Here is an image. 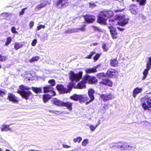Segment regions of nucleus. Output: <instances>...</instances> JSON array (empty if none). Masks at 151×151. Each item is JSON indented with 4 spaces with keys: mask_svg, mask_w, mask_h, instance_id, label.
Returning <instances> with one entry per match:
<instances>
[{
    "mask_svg": "<svg viewBox=\"0 0 151 151\" xmlns=\"http://www.w3.org/2000/svg\"><path fill=\"white\" fill-rule=\"evenodd\" d=\"M73 85L72 83H69L68 86V89L64 87L62 85H58L56 86L57 89L61 93H70L71 90Z\"/></svg>",
    "mask_w": 151,
    "mask_h": 151,
    "instance_id": "7ed1b4c3",
    "label": "nucleus"
},
{
    "mask_svg": "<svg viewBox=\"0 0 151 151\" xmlns=\"http://www.w3.org/2000/svg\"><path fill=\"white\" fill-rule=\"evenodd\" d=\"M55 95V93L54 91H52V94L51 95L48 94L44 95L43 96V100L44 102H46L49 99H51L52 96H54Z\"/></svg>",
    "mask_w": 151,
    "mask_h": 151,
    "instance_id": "6ab92c4d",
    "label": "nucleus"
},
{
    "mask_svg": "<svg viewBox=\"0 0 151 151\" xmlns=\"http://www.w3.org/2000/svg\"><path fill=\"white\" fill-rule=\"evenodd\" d=\"M142 89L141 88H139L137 87L135 88L133 92V96L134 98H135L136 95L141 93L142 91Z\"/></svg>",
    "mask_w": 151,
    "mask_h": 151,
    "instance_id": "4be33fe9",
    "label": "nucleus"
},
{
    "mask_svg": "<svg viewBox=\"0 0 151 151\" xmlns=\"http://www.w3.org/2000/svg\"><path fill=\"white\" fill-rule=\"evenodd\" d=\"M82 139L81 137H78L76 138H74L73 139V141L75 142H78L80 143Z\"/></svg>",
    "mask_w": 151,
    "mask_h": 151,
    "instance_id": "4c0bfd02",
    "label": "nucleus"
},
{
    "mask_svg": "<svg viewBox=\"0 0 151 151\" xmlns=\"http://www.w3.org/2000/svg\"><path fill=\"white\" fill-rule=\"evenodd\" d=\"M116 21V20H113L111 19H110L109 20V24L110 26H108V28L110 30V31L111 35L116 32L115 29L112 26L113 25L115 24L114 23L115 22V21Z\"/></svg>",
    "mask_w": 151,
    "mask_h": 151,
    "instance_id": "1a4fd4ad",
    "label": "nucleus"
},
{
    "mask_svg": "<svg viewBox=\"0 0 151 151\" xmlns=\"http://www.w3.org/2000/svg\"><path fill=\"white\" fill-rule=\"evenodd\" d=\"M137 2L140 6H144L146 4V0H136Z\"/></svg>",
    "mask_w": 151,
    "mask_h": 151,
    "instance_id": "473e14b6",
    "label": "nucleus"
},
{
    "mask_svg": "<svg viewBox=\"0 0 151 151\" xmlns=\"http://www.w3.org/2000/svg\"><path fill=\"white\" fill-rule=\"evenodd\" d=\"M82 72H80L78 74H75L73 71H71L69 73L70 79L72 81H78L81 78Z\"/></svg>",
    "mask_w": 151,
    "mask_h": 151,
    "instance_id": "39448f33",
    "label": "nucleus"
},
{
    "mask_svg": "<svg viewBox=\"0 0 151 151\" xmlns=\"http://www.w3.org/2000/svg\"><path fill=\"white\" fill-rule=\"evenodd\" d=\"M93 28L95 30H97L98 29V28L97 27H95L94 26L93 27Z\"/></svg>",
    "mask_w": 151,
    "mask_h": 151,
    "instance_id": "e2e57ef3",
    "label": "nucleus"
},
{
    "mask_svg": "<svg viewBox=\"0 0 151 151\" xmlns=\"http://www.w3.org/2000/svg\"><path fill=\"white\" fill-rule=\"evenodd\" d=\"M48 83L51 84V85L50 86H51V87L52 86H54L55 85V83L54 79H51L49 80L48 81Z\"/></svg>",
    "mask_w": 151,
    "mask_h": 151,
    "instance_id": "ea45409f",
    "label": "nucleus"
},
{
    "mask_svg": "<svg viewBox=\"0 0 151 151\" xmlns=\"http://www.w3.org/2000/svg\"><path fill=\"white\" fill-rule=\"evenodd\" d=\"M83 97V95H82L74 94L73 96H70V98L76 101L78 100L82 99Z\"/></svg>",
    "mask_w": 151,
    "mask_h": 151,
    "instance_id": "393cba45",
    "label": "nucleus"
},
{
    "mask_svg": "<svg viewBox=\"0 0 151 151\" xmlns=\"http://www.w3.org/2000/svg\"><path fill=\"white\" fill-rule=\"evenodd\" d=\"M27 9V7L24 8L23 9L21 12H19V15H22L24 14V11L26 10Z\"/></svg>",
    "mask_w": 151,
    "mask_h": 151,
    "instance_id": "de8ad7c7",
    "label": "nucleus"
},
{
    "mask_svg": "<svg viewBox=\"0 0 151 151\" xmlns=\"http://www.w3.org/2000/svg\"><path fill=\"white\" fill-rule=\"evenodd\" d=\"M117 19L119 20L117 22L118 24L121 25L123 26L127 24L129 21V19L128 18H125L124 16H118Z\"/></svg>",
    "mask_w": 151,
    "mask_h": 151,
    "instance_id": "0eeeda50",
    "label": "nucleus"
},
{
    "mask_svg": "<svg viewBox=\"0 0 151 151\" xmlns=\"http://www.w3.org/2000/svg\"><path fill=\"white\" fill-rule=\"evenodd\" d=\"M52 103L58 106H62L63 101L58 100L56 99H54L52 100Z\"/></svg>",
    "mask_w": 151,
    "mask_h": 151,
    "instance_id": "aec40b11",
    "label": "nucleus"
},
{
    "mask_svg": "<svg viewBox=\"0 0 151 151\" xmlns=\"http://www.w3.org/2000/svg\"><path fill=\"white\" fill-rule=\"evenodd\" d=\"M0 151H2V150L1 148H0Z\"/></svg>",
    "mask_w": 151,
    "mask_h": 151,
    "instance_id": "338daca9",
    "label": "nucleus"
},
{
    "mask_svg": "<svg viewBox=\"0 0 151 151\" xmlns=\"http://www.w3.org/2000/svg\"><path fill=\"white\" fill-rule=\"evenodd\" d=\"M68 0H59L57 1L56 7L58 9L62 7L65 8L68 5L69 3L68 1Z\"/></svg>",
    "mask_w": 151,
    "mask_h": 151,
    "instance_id": "6e6552de",
    "label": "nucleus"
},
{
    "mask_svg": "<svg viewBox=\"0 0 151 151\" xmlns=\"http://www.w3.org/2000/svg\"><path fill=\"white\" fill-rule=\"evenodd\" d=\"M34 22L33 21H31L29 23V28L30 29L32 28L34 26Z\"/></svg>",
    "mask_w": 151,
    "mask_h": 151,
    "instance_id": "5fc2aeb1",
    "label": "nucleus"
},
{
    "mask_svg": "<svg viewBox=\"0 0 151 151\" xmlns=\"http://www.w3.org/2000/svg\"><path fill=\"white\" fill-rule=\"evenodd\" d=\"M102 48L103 50L105 51H107L108 48L106 47V45L105 44H104L102 46Z\"/></svg>",
    "mask_w": 151,
    "mask_h": 151,
    "instance_id": "864d4df0",
    "label": "nucleus"
},
{
    "mask_svg": "<svg viewBox=\"0 0 151 151\" xmlns=\"http://www.w3.org/2000/svg\"><path fill=\"white\" fill-rule=\"evenodd\" d=\"M110 63L111 66L115 67L117 66L118 62L115 59H111L110 60Z\"/></svg>",
    "mask_w": 151,
    "mask_h": 151,
    "instance_id": "c85d7f7f",
    "label": "nucleus"
},
{
    "mask_svg": "<svg viewBox=\"0 0 151 151\" xmlns=\"http://www.w3.org/2000/svg\"><path fill=\"white\" fill-rule=\"evenodd\" d=\"M95 54V52H90V54L89 55H88L86 57V58L88 59H91V57Z\"/></svg>",
    "mask_w": 151,
    "mask_h": 151,
    "instance_id": "37998d69",
    "label": "nucleus"
},
{
    "mask_svg": "<svg viewBox=\"0 0 151 151\" xmlns=\"http://www.w3.org/2000/svg\"><path fill=\"white\" fill-rule=\"evenodd\" d=\"M96 69V67H94L91 68H88L85 70V71L87 73H95L97 72Z\"/></svg>",
    "mask_w": 151,
    "mask_h": 151,
    "instance_id": "7c9ffc66",
    "label": "nucleus"
},
{
    "mask_svg": "<svg viewBox=\"0 0 151 151\" xmlns=\"http://www.w3.org/2000/svg\"><path fill=\"white\" fill-rule=\"evenodd\" d=\"M32 89L36 93H40L42 92V89L41 88L32 87Z\"/></svg>",
    "mask_w": 151,
    "mask_h": 151,
    "instance_id": "2f4dec72",
    "label": "nucleus"
},
{
    "mask_svg": "<svg viewBox=\"0 0 151 151\" xmlns=\"http://www.w3.org/2000/svg\"><path fill=\"white\" fill-rule=\"evenodd\" d=\"M7 59V58L6 56H3L0 54V61L2 62L3 61H5Z\"/></svg>",
    "mask_w": 151,
    "mask_h": 151,
    "instance_id": "58836bf2",
    "label": "nucleus"
},
{
    "mask_svg": "<svg viewBox=\"0 0 151 151\" xmlns=\"http://www.w3.org/2000/svg\"><path fill=\"white\" fill-rule=\"evenodd\" d=\"M8 97L10 101L14 102H17L18 101L15 96L12 93H9Z\"/></svg>",
    "mask_w": 151,
    "mask_h": 151,
    "instance_id": "bb28decb",
    "label": "nucleus"
},
{
    "mask_svg": "<svg viewBox=\"0 0 151 151\" xmlns=\"http://www.w3.org/2000/svg\"><path fill=\"white\" fill-rule=\"evenodd\" d=\"M94 4H95L94 3H93V5H94Z\"/></svg>",
    "mask_w": 151,
    "mask_h": 151,
    "instance_id": "774afa93",
    "label": "nucleus"
},
{
    "mask_svg": "<svg viewBox=\"0 0 151 151\" xmlns=\"http://www.w3.org/2000/svg\"><path fill=\"white\" fill-rule=\"evenodd\" d=\"M100 55L96 54L94 58V60L95 61H96L99 58Z\"/></svg>",
    "mask_w": 151,
    "mask_h": 151,
    "instance_id": "c03bdc74",
    "label": "nucleus"
},
{
    "mask_svg": "<svg viewBox=\"0 0 151 151\" xmlns=\"http://www.w3.org/2000/svg\"><path fill=\"white\" fill-rule=\"evenodd\" d=\"M139 16L142 17L143 19H145L146 18L142 14H140Z\"/></svg>",
    "mask_w": 151,
    "mask_h": 151,
    "instance_id": "4d7b16f0",
    "label": "nucleus"
},
{
    "mask_svg": "<svg viewBox=\"0 0 151 151\" xmlns=\"http://www.w3.org/2000/svg\"><path fill=\"white\" fill-rule=\"evenodd\" d=\"M124 10V9H117V10H115L114 12L116 13L120 12L123 11Z\"/></svg>",
    "mask_w": 151,
    "mask_h": 151,
    "instance_id": "6e6d98bb",
    "label": "nucleus"
},
{
    "mask_svg": "<svg viewBox=\"0 0 151 151\" xmlns=\"http://www.w3.org/2000/svg\"><path fill=\"white\" fill-rule=\"evenodd\" d=\"M1 130L2 131L7 132L12 131V129L9 127V125L4 124L1 127Z\"/></svg>",
    "mask_w": 151,
    "mask_h": 151,
    "instance_id": "412c9836",
    "label": "nucleus"
},
{
    "mask_svg": "<svg viewBox=\"0 0 151 151\" xmlns=\"http://www.w3.org/2000/svg\"><path fill=\"white\" fill-rule=\"evenodd\" d=\"M12 39L10 37H8L7 38L6 42L5 43L6 45H8L11 42Z\"/></svg>",
    "mask_w": 151,
    "mask_h": 151,
    "instance_id": "a19ab883",
    "label": "nucleus"
},
{
    "mask_svg": "<svg viewBox=\"0 0 151 151\" xmlns=\"http://www.w3.org/2000/svg\"><path fill=\"white\" fill-rule=\"evenodd\" d=\"M100 124V120H99V124H96L95 126L93 125L92 124H87L86 125L88 126L90 129V130L92 131H94L96 127L98 126Z\"/></svg>",
    "mask_w": 151,
    "mask_h": 151,
    "instance_id": "c756f323",
    "label": "nucleus"
},
{
    "mask_svg": "<svg viewBox=\"0 0 151 151\" xmlns=\"http://www.w3.org/2000/svg\"><path fill=\"white\" fill-rule=\"evenodd\" d=\"M107 18L104 17L103 16L101 15V12L100 13L98 17L97 21L101 24L104 25L106 24V20Z\"/></svg>",
    "mask_w": 151,
    "mask_h": 151,
    "instance_id": "4468645a",
    "label": "nucleus"
},
{
    "mask_svg": "<svg viewBox=\"0 0 151 151\" xmlns=\"http://www.w3.org/2000/svg\"><path fill=\"white\" fill-rule=\"evenodd\" d=\"M93 45L95 46V45H96L98 44V43H93Z\"/></svg>",
    "mask_w": 151,
    "mask_h": 151,
    "instance_id": "0e129e2a",
    "label": "nucleus"
},
{
    "mask_svg": "<svg viewBox=\"0 0 151 151\" xmlns=\"http://www.w3.org/2000/svg\"><path fill=\"white\" fill-rule=\"evenodd\" d=\"M87 82L86 81L85 77L83 81L78 83L77 86L78 88L82 89L85 88L86 86L85 84Z\"/></svg>",
    "mask_w": 151,
    "mask_h": 151,
    "instance_id": "b1692460",
    "label": "nucleus"
},
{
    "mask_svg": "<svg viewBox=\"0 0 151 151\" xmlns=\"http://www.w3.org/2000/svg\"><path fill=\"white\" fill-rule=\"evenodd\" d=\"M101 97L103 100L104 101H106L113 98L114 96L111 94L108 95L102 94L101 95Z\"/></svg>",
    "mask_w": 151,
    "mask_h": 151,
    "instance_id": "f3484780",
    "label": "nucleus"
},
{
    "mask_svg": "<svg viewBox=\"0 0 151 151\" xmlns=\"http://www.w3.org/2000/svg\"><path fill=\"white\" fill-rule=\"evenodd\" d=\"M83 17L86 21L88 23H91L93 22L96 19L95 17L89 15L83 16Z\"/></svg>",
    "mask_w": 151,
    "mask_h": 151,
    "instance_id": "9d476101",
    "label": "nucleus"
},
{
    "mask_svg": "<svg viewBox=\"0 0 151 151\" xmlns=\"http://www.w3.org/2000/svg\"><path fill=\"white\" fill-rule=\"evenodd\" d=\"M39 57L38 56L33 57L29 60V62L30 63H32L35 61H37L39 59Z\"/></svg>",
    "mask_w": 151,
    "mask_h": 151,
    "instance_id": "f704fd0d",
    "label": "nucleus"
},
{
    "mask_svg": "<svg viewBox=\"0 0 151 151\" xmlns=\"http://www.w3.org/2000/svg\"><path fill=\"white\" fill-rule=\"evenodd\" d=\"M118 72L112 69H109L106 73L107 76L110 77H114L118 74Z\"/></svg>",
    "mask_w": 151,
    "mask_h": 151,
    "instance_id": "ddd939ff",
    "label": "nucleus"
},
{
    "mask_svg": "<svg viewBox=\"0 0 151 151\" xmlns=\"http://www.w3.org/2000/svg\"><path fill=\"white\" fill-rule=\"evenodd\" d=\"M119 143H112L111 144H110V147H113L114 146H115L116 145H118Z\"/></svg>",
    "mask_w": 151,
    "mask_h": 151,
    "instance_id": "09e8293b",
    "label": "nucleus"
},
{
    "mask_svg": "<svg viewBox=\"0 0 151 151\" xmlns=\"http://www.w3.org/2000/svg\"><path fill=\"white\" fill-rule=\"evenodd\" d=\"M98 78L102 79V81L99 82L101 84L107 85L109 86H111L112 85V81L108 79H103L106 76V75L104 73H101L98 74L97 75Z\"/></svg>",
    "mask_w": 151,
    "mask_h": 151,
    "instance_id": "20e7f679",
    "label": "nucleus"
},
{
    "mask_svg": "<svg viewBox=\"0 0 151 151\" xmlns=\"http://www.w3.org/2000/svg\"><path fill=\"white\" fill-rule=\"evenodd\" d=\"M22 45L19 43L16 42L14 44V48L17 50L22 47Z\"/></svg>",
    "mask_w": 151,
    "mask_h": 151,
    "instance_id": "c9c22d12",
    "label": "nucleus"
},
{
    "mask_svg": "<svg viewBox=\"0 0 151 151\" xmlns=\"http://www.w3.org/2000/svg\"><path fill=\"white\" fill-rule=\"evenodd\" d=\"M117 143H119V144L118 145H116V147L118 148H122L123 146L121 142H117Z\"/></svg>",
    "mask_w": 151,
    "mask_h": 151,
    "instance_id": "49530a36",
    "label": "nucleus"
},
{
    "mask_svg": "<svg viewBox=\"0 0 151 151\" xmlns=\"http://www.w3.org/2000/svg\"><path fill=\"white\" fill-rule=\"evenodd\" d=\"M117 29L120 31H123L124 30V28H121L119 27H117Z\"/></svg>",
    "mask_w": 151,
    "mask_h": 151,
    "instance_id": "bf43d9fd",
    "label": "nucleus"
},
{
    "mask_svg": "<svg viewBox=\"0 0 151 151\" xmlns=\"http://www.w3.org/2000/svg\"><path fill=\"white\" fill-rule=\"evenodd\" d=\"M37 42V40L36 39L34 40L32 42L31 45L32 46H35Z\"/></svg>",
    "mask_w": 151,
    "mask_h": 151,
    "instance_id": "3c124183",
    "label": "nucleus"
},
{
    "mask_svg": "<svg viewBox=\"0 0 151 151\" xmlns=\"http://www.w3.org/2000/svg\"><path fill=\"white\" fill-rule=\"evenodd\" d=\"M49 111L50 112H52L53 113V111H52V110H49Z\"/></svg>",
    "mask_w": 151,
    "mask_h": 151,
    "instance_id": "69168bd1",
    "label": "nucleus"
},
{
    "mask_svg": "<svg viewBox=\"0 0 151 151\" xmlns=\"http://www.w3.org/2000/svg\"><path fill=\"white\" fill-rule=\"evenodd\" d=\"M45 27V26L42 25H40L37 27V30L39 31L40 30L41 28H44Z\"/></svg>",
    "mask_w": 151,
    "mask_h": 151,
    "instance_id": "a18cd8bd",
    "label": "nucleus"
},
{
    "mask_svg": "<svg viewBox=\"0 0 151 151\" xmlns=\"http://www.w3.org/2000/svg\"><path fill=\"white\" fill-rule=\"evenodd\" d=\"M63 147L66 148H68L70 147V146H68L67 145L65 144L63 145Z\"/></svg>",
    "mask_w": 151,
    "mask_h": 151,
    "instance_id": "13d9d810",
    "label": "nucleus"
},
{
    "mask_svg": "<svg viewBox=\"0 0 151 151\" xmlns=\"http://www.w3.org/2000/svg\"><path fill=\"white\" fill-rule=\"evenodd\" d=\"M88 143V139H84L82 142V145L83 146H85Z\"/></svg>",
    "mask_w": 151,
    "mask_h": 151,
    "instance_id": "79ce46f5",
    "label": "nucleus"
},
{
    "mask_svg": "<svg viewBox=\"0 0 151 151\" xmlns=\"http://www.w3.org/2000/svg\"><path fill=\"white\" fill-rule=\"evenodd\" d=\"M21 75L24 78H27L28 80H30L31 79L32 76L31 74L28 72H25L24 73L21 74Z\"/></svg>",
    "mask_w": 151,
    "mask_h": 151,
    "instance_id": "a878e982",
    "label": "nucleus"
},
{
    "mask_svg": "<svg viewBox=\"0 0 151 151\" xmlns=\"http://www.w3.org/2000/svg\"><path fill=\"white\" fill-rule=\"evenodd\" d=\"M44 92L47 93L50 91L51 92V93L52 94V92L54 91H53V88L51 86L48 85L45 86L44 88Z\"/></svg>",
    "mask_w": 151,
    "mask_h": 151,
    "instance_id": "cd10ccee",
    "label": "nucleus"
},
{
    "mask_svg": "<svg viewBox=\"0 0 151 151\" xmlns=\"http://www.w3.org/2000/svg\"><path fill=\"white\" fill-rule=\"evenodd\" d=\"M139 7L135 5H132L130 6V8L131 13L134 14H136L138 12Z\"/></svg>",
    "mask_w": 151,
    "mask_h": 151,
    "instance_id": "dca6fc26",
    "label": "nucleus"
},
{
    "mask_svg": "<svg viewBox=\"0 0 151 151\" xmlns=\"http://www.w3.org/2000/svg\"><path fill=\"white\" fill-rule=\"evenodd\" d=\"M86 25V24H84L80 28L70 29L67 32L68 33H73L78 32L79 31H85L86 30L85 27Z\"/></svg>",
    "mask_w": 151,
    "mask_h": 151,
    "instance_id": "9b49d317",
    "label": "nucleus"
},
{
    "mask_svg": "<svg viewBox=\"0 0 151 151\" xmlns=\"http://www.w3.org/2000/svg\"><path fill=\"white\" fill-rule=\"evenodd\" d=\"M21 91H18V93L20 94L26 100L28 99L29 97L32 94L31 92L29 91L30 89L27 87L21 85L19 87Z\"/></svg>",
    "mask_w": 151,
    "mask_h": 151,
    "instance_id": "f03ea898",
    "label": "nucleus"
},
{
    "mask_svg": "<svg viewBox=\"0 0 151 151\" xmlns=\"http://www.w3.org/2000/svg\"><path fill=\"white\" fill-rule=\"evenodd\" d=\"M95 93L94 90L92 88H90L88 90V93L89 98L91 99L89 101V102H91L93 101L94 99V96L93 94Z\"/></svg>",
    "mask_w": 151,
    "mask_h": 151,
    "instance_id": "a211bd4d",
    "label": "nucleus"
},
{
    "mask_svg": "<svg viewBox=\"0 0 151 151\" xmlns=\"http://www.w3.org/2000/svg\"><path fill=\"white\" fill-rule=\"evenodd\" d=\"M86 81L88 82L90 84L95 83L97 81L96 78L93 76H90L89 75H86L85 76Z\"/></svg>",
    "mask_w": 151,
    "mask_h": 151,
    "instance_id": "f8f14e48",
    "label": "nucleus"
},
{
    "mask_svg": "<svg viewBox=\"0 0 151 151\" xmlns=\"http://www.w3.org/2000/svg\"><path fill=\"white\" fill-rule=\"evenodd\" d=\"M122 145L123 146L122 148H123L124 150L129 149V148L130 147L129 145L126 142H124L122 144Z\"/></svg>",
    "mask_w": 151,
    "mask_h": 151,
    "instance_id": "e433bc0d",
    "label": "nucleus"
},
{
    "mask_svg": "<svg viewBox=\"0 0 151 151\" xmlns=\"http://www.w3.org/2000/svg\"><path fill=\"white\" fill-rule=\"evenodd\" d=\"M4 91L0 90V95H2L4 94Z\"/></svg>",
    "mask_w": 151,
    "mask_h": 151,
    "instance_id": "052dcab7",
    "label": "nucleus"
},
{
    "mask_svg": "<svg viewBox=\"0 0 151 151\" xmlns=\"http://www.w3.org/2000/svg\"><path fill=\"white\" fill-rule=\"evenodd\" d=\"M141 104L145 110L151 108V96L146 95L141 99Z\"/></svg>",
    "mask_w": 151,
    "mask_h": 151,
    "instance_id": "f257e3e1",
    "label": "nucleus"
},
{
    "mask_svg": "<svg viewBox=\"0 0 151 151\" xmlns=\"http://www.w3.org/2000/svg\"><path fill=\"white\" fill-rule=\"evenodd\" d=\"M113 12L111 11L105 10L101 12V15L107 18L113 16Z\"/></svg>",
    "mask_w": 151,
    "mask_h": 151,
    "instance_id": "2eb2a0df",
    "label": "nucleus"
},
{
    "mask_svg": "<svg viewBox=\"0 0 151 151\" xmlns=\"http://www.w3.org/2000/svg\"><path fill=\"white\" fill-rule=\"evenodd\" d=\"M46 5V4L44 2L41 3L36 7V9L38 10H40L41 9L45 6Z\"/></svg>",
    "mask_w": 151,
    "mask_h": 151,
    "instance_id": "72a5a7b5",
    "label": "nucleus"
},
{
    "mask_svg": "<svg viewBox=\"0 0 151 151\" xmlns=\"http://www.w3.org/2000/svg\"><path fill=\"white\" fill-rule=\"evenodd\" d=\"M8 14L7 13H2V16L6 15V16H7V15H8Z\"/></svg>",
    "mask_w": 151,
    "mask_h": 151,
    "instance_id": "680f3d73",
    "label": "nucleus"
},
{
    "mask_svg": "<svg viewBox=\"0 0 151 151\" xmlns=\"http://www.w3.org/2000/svg\"><path fill=\"white\" fill-rule=\"evenodd\" d=\"M111 35V36L113 39H115L117 38V34L116 32L114 33Z\"/></svg>",
    "mask_w": 151,
    "mask_h": 151,
    "instance_id": "8fccbe9b",
    "label": "nucleus"
},
{
    "mask_svg": "<svg viewBox=\"0 0 151 151\" xmlns=\"http://www.w3.org/2000/svg\"><path fill=\"white\" fill-rule=\"evenodd\" d=\"M73 103L71 102L67 101L66 102H63L62 106H65L69 111H71L72 109V106Z\"/></svg>",
    "mask_w": 151,
    "mask_h": 151,
    "instance_id": "5701e85b",
    "label": "nucleus"
},
{
    "mask_svg": "<svg viewBox=\"0 0 151 151\" xmlns=\"http://www.w3.org/2000/svg\"><path fill=\"white\" fill-rule=\"evenodd\" d=\"M11 31L13 33H17V32L16 31V28L14 27H12V28Z\"/></svg>",
    "mask_w": 151,
    "mask_h": 151,
    "instance_id": "603ef678",
    "label": "nucleus"
},
{
    "mask_svg": "<svg viewBox=\"0 0 151 151\" xmlns=\"http://www.w3.org/2000/svg\"><path fill=\"white\" fill-rule=\"evenodd\" d=\"M147 68L145 69L143 72V77L142 79L143 80H145L147 77L148 73V71L151 69V57L149 59V60L147 63L146 65Z\"/></svg>",
    "mask_w": 151,
    "mask_h": 151,
    "instance_id": "423d86ee",
    "label": "nucleus"
}]
</instances>
